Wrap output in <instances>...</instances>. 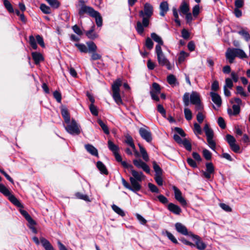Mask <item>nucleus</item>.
I'll use <instances>...</instances> for the list:
<instances>
[{"label":"nucleus","instance_id":"25","mask_svg":"<svg viewBox=\"0 0 250 250\" xmlns=\"http://www.w3.org/2000/svg\"><path fill=\"white\" fill-rule=\"evenodd\" d=\"M189 8L188 4L185 1H183L180 6V11L181 13L186 14L189 12Z\"/></svg>","mask_w":250,"mask_h":250},{"label":"nucleus","instance_id":"21","mask_svg":"<svg viewBox=\"0 0 250 250\" xmlns=\"http://www.w3.org/2000/svg\"><path fill=\"white\" fill-rule=\"evenodd\" d=\"M84 147L89 153L95 156H98V150L94 146L90 144H86L84 146Z\"/></svg>","mask_w":250,"mask_h":250},{"label":"nucleus","instance_id":"9","mask_svg":"<svg viewBox=\"0 0 250 250\" xmlns=\"http://www.w3.org/2000/svg\"><path fill=\"white\" fill-rule=\"evenodd\" d=\"M206 170L202 171L203 176L208 179L211 178V175L214 173V167L211 163H207L206 165Z\"/></svg>","mask_w":250,"mask_h":250},{"label":"nucleus","instance_id":"22","mask_svg":"<svg viewBox=\"0 0 250 250\" xmlns=\"http://www.w3.org/2000/svg\"><path fill=\"white\" fill-rule=\"evenodd\" d=\"M32 56L36 64L40 63L41 61L43 60V58L40 53L37 52H32Z\"/></svg>","mask_w":250,"mask_h":250},{"label":"nucleus","instance_id":"45","mask_svg":"<svg viewBox=\"0 0 250 250\" xmlns=\"http://www.w3.org/2000/svg\"><path fill=\"white\" fill-rule=\"evenodd\" d=\"M238 33L240 35L242 36L246 41H249L250 39V34L246 30L242 29L238 32Z\"/></svg>","mask_w":250,"mask_h":250},{"label":"nucleus","instance_id":"47","mask_svg":"<svg viewBox=\"0 0 250 250\" xmlns=\"http://www.w3.org/2000/svg\"><path fill=\"white\" fill-rule=\"evenodd\" d=\"M89 52H95L97 50V46L92 42H88L87 43Z\"/></svg>","mask_w":250,"mask_h":250},{"label":"nucleus","instance_id":"29","mask_svg":"<svg viewBox=\"0 0 250 250\" xmlns=\"http://www.w3.org/2000/svg\"><path fill=\"white\" fill-rule=\"evenodd\" d=\"M8 199L15 206L20 207L21 206V204L20 202L14 196L11 194V193L7 196Z\"/></svg>","mask_w":250,"mask_h":250},{"label":"nucleus","instance_id":"30","mask_svg":"<svg viewBox=\"0 0 250 250\" xmlns=\"http://www.w3.org/2000/svg\"><path fill=\"white\" fill-rule=\"evenodd\" d=\"M97 167L102 173L104 174H108V171L106 168L105 166L102 162L98 161L97 163Z\"/></svg>","mask_w":250,"mask_h":250},{"label":"nucleus","instance_id":"56","mask_svg":"<svg viewBox=\"0 0 250 250\" xmlns=\"http://www.w3.org/2000/svg\"><path fill=\"white\" fill-rule=\"evenodd\" d=\"M166 234L169 240H170L173 243L178 244L177 239L175 238L174 235L168 231H166Z\"/></svg>","mask_w":250,"mask_h":250},{"label":"nucleus","instance_id":"36","mask_svg":"<svg viewBox=\"0 0 250 250\" xmlns=\"http://www.w3.org/2000/svg\"><path fill=\"white\" fill-rule=\"evenodd\" d=\"M97 122L104 133L106 134H108L109 131L107 126L100 119L98 120Z\"/></svg>","mask_w":250,"mask_h":250},{"label":"nucleus","instance_id":"38","mask_svg":"<svg viewBox=\"0 0 250 250\" xmlns=\"http://www.w3.org/2000/svg\"><path fill=\"white\" fill-rule=\"evenodd\" d=\"M188 151L191 150V145L190 141L186 138L183 139V141L181 144Z\"/></svg>","mask_w":250,"mask_h":250},{"label":"nucleus","instance_id":"20","mask_svg":"<svg viewBox=\"0 0 250 250\" xmlns=\"http://www.w3.org/2000/svg\"><path fill=\"white\" fill-rule=\"evenodd\" d=\"M168 4L167 1H163L160 3V15L161 16H164L168 10Z\"/></svg>","mask_w":250,"mask_h":250},{"label":"nucleus","instance_id":"50","mask_svg":"<svg viewBox=\"0 0 250 250\" xmlns=\"http://www.w3.org/2000/svg\"><path fill=\"white\" fill-rule=\"evenodd\" d=\"M75 45L81 52L83 53H86L88 52V49L84 44L76 43Z\"/></svg>","mask_w":250,"mask_h":250},{"label":"nucleus","instance_id":"32","mask_svg":"<svg viewBox=\"0 0 250 250\" xmlns=\"http://www.w3.org/2000/svg\"><path fill=\"white\" fill-rule=\"evenodd\" d=\"M236 57H238L240 59H244L247 57L245 52L239 48H235Z\"/></svg>","mask_w":250,"mask_h":250},{"label":"nucleus","instance_id":"58","mask_svg":"<svg viewBox=\"0 0 250 250\" xmlns=\"http://www.w3.org/2000/svg\"><path fill=\"white\" fill-rule=\"evenodd\" d=\"M232 86L233 83L232 80L230 78H226L225 80V84L224 85V87L226 88H231Z\"/></svg>","mask_w":250,"mask_h":250},{"label":"nucleus","instance_id":"37","mask_svg":"<svg viewBox=\"0 0 250 250\" xmlns=\"http://www.w3.org/2000/svg\"><path fill=\"white\" fill-rule=\"evenodd\" d=\"M94 25H93L90 30L86 32V36L90 39H94L97 38V36L94 33Z\"/></svg>","mask_w":250,"mask_h":250},{"label":"nucleus","instance_id":"52","mask_svg":"<svg viewBox=\"0 0 250 250\" xmlns=\"http://www.w3.org/2000/svg\"><path fill=\"white\" fill-rule=\"evenodd\" d=\"M167 81L168 83L170 85L175 84L176 83V79L173 75H169L167 78Z\"/></svg>","mask_w":250,"mask_h":250},{"label":"nucleus","instance_id":"55","mask_svg":"<svg viewBox=\"0 0 250 250\" xmlns=\"http://www.w3.org/2000/svg\"><path fill=\"white\" fill-rule=\"evenodd\" d=\"M226 140L229 146L235 143L236 142L235 139L234 137L229 134L226 135Z\"/></svg>","mask_w":250,"mask_h":250},{"label":"nucleus","instance_id":"31","mask_svg":"<svg viewBox=\"0 0 250 250\" xmlns=\"http://www.w3.org/2000/svg\"><path fill=\"white\" fill-rule=\"evenodd\" d=\"M140 151L142 154L143 160L146 162L148 161L149 157L146 149L140 145H139Z\"/></svg>","mask_w":250,"mask_h":250},{"label":"nucleus","instance_id":"61","mask_svg":"<svg viewBox=\"0 0 250 250\" xmlns=\"http://www.w3.org/2000/svg\"><path fill=\"white\" fill-rule=\"evenodd\" d=\"M219 206L222 209L227 212H231L232 210L231 208L228 205L224 203H220Z\"/></svg>","mask_w":250,"mask_h":250},{"label":"nucleus","instance_id":"49","mask_svg":"<svg viewBox=\"0 0 250 250\" xmlns=\"http://www.w3.org/2000/svg\"><path fill=\"white\" fill-rule=\"evenodd\" d=\"M146 46L148 50H151L153 47V42L152 39L150 38H147L146 41Z\"/></svg>","mask_w":250,"mask_h":250},{"label":"nucleus","instance_id":"24","mask_svg":"<svg viewBox=\"0 0 250 250\" xmlns=\"http://www.w3.org/2000/svg\"><path fill=\"white\" fill-rule=\"evenodd\" d=\"M21 213L25 217L26 220L28 222L30 225H35V222L33 220L30 215L28 213V212L24 210H21Z\"/></svg>","mask_w":250,"mask_h":250},{"label":"nucleus","instance_id":"39","mask_svg":"<svg viewBox=\"0 0 250 250\" xmlns=\"http://www.w3.org/2000/svg\"><path fill=\"white\" fill-rule=\"evenodd\" d=\"M112 208L116 213L121 216H124L125 215L124 211L117 206L113 205L112 206Z\"/></svg>","mask_w":250,"mask_h":250},{"label":"nucleus","instance_id":"1","mask_svg":"<svg viewBox=\"0 0 250 250\" xmlns=\"http://www.w3.org/2000/svg\"><path fill=\"white\" fill-rule=\"evenodd\" d=\"M153 14V7L149 3L144 4L143 10L139 12V16L142 19V22L138 21L136 27V30L139 34L144 32V27H146L149 24V20Z\"/></svg>","mask_w":250,"mask_h":250},{"label":"nucleus","instance_id":"10","mask_svg":"<svg viewBox=\"0 0 250 250\" xmlns=\"http://www.w3.org/2000/svg\"><path fill=\"white\" fill-rule=\"evenodd\" d=\"M79 13L80 15H82L84 13H87L91 17H93V16H95V14H98V11L95 10L91 7L86 5H83L80 9Z\"/></svg>","mask_w":250,"mask_h":250},{"label":"nucleus","instance_id":"3","mask_svg":"<svg viewBox=\"0 0 250 250\" xmlns=\"http://www.w3.org/2000/svg\"><path fill=\"white\" fill-rule=\"evenodd\" d=\"M122 84V81L121 79L119 78L114 81L112 85V97L116 103L118 105L123 104V101L120 93V87Z\"/></svg>","mask_w":250,"mask_h":250},{"label":"nucleus","instance_id":"16","mask_svg":"<svg viewBox=\"0 0 250 250\" xmlns=\"http://www.w3.org/2000/svg\"><path fill=\"white\" fill-rule=\"evenodd\" d=\"M226 57L230 63H232L236 57L235 48H229L226 52Z\"/></svg>","mask_w":250,"mask_h":250},{"label":"nucleus","instance_id":"63","mask_svg":"<svg viewBox=\"0 0 250 250\" xmlns=\"http://www.w3.org/2000/svg\"><path fill=\"white\" fill-rule=\"evenodd\" d=\"M194 132L195 133H197L198 134H201L202 133V129L200 125L196 123L194 124Z\"/></svg>","mask_w":250,"mask_h":250},{"label":"nucleus","instance_id":"18","mask_svg":"<svg viewBox=\"0 0 250 250\" xmlns=\"http://www.w3.org/2000/svg\"><path fill=\"white\" fill-rule=\"evenodd\" d=\"M40 242L45 250H54L51 243L45 238L43 237L40 238Z\"/></svg>","mask_w":250,"mask_h":250},{"label":"nucleus","instance_id":"34","mask_svg":"<svg viewBox=\"0 0 250 250\" xmlns=\"http://www.w3.org/2000/svg\"><path fill=\"white\" fill-rule=\"evenodd\" d=\"M153 167L154 171L156 174L155 175H162V169L159 167V166L157 164L155 161H153L152 162Z\"/></svg>","mask_w":250,"mask_h":250},{"label":"nucleus","instance_id":"59","mask_svg":"<svg viewBox=\"0 0 250 250\" xmlns=\"http://www.w3.org/2000/svg\"><path fill=\"white\" fill-rule=\"evenodd\" d=\"M203 154L205 158L207 160H210L211 158V153L207 149H204L203 150Z\"/></svg>","mask_w":250,"mask_h":250},{"label":"nucleus","instance_id":"14","mask_svg":"<svg viewBox=\"0 0 250 250\" xmlns=\"http://www.w3.org/2000/svg\"><path fill=\"white\" fill-rule=\"evenodd\" d=\"M130 172L132 175V178L134 179L138 184H140V183L145 178V176L142 172L136 171L133 168L131 169Z\"/></svg>","mask_w":250,"mask_h":250},{"label":"nucleus","instance_id":"60","mask_svg":"<svg viewBox=\"0 0 250 250\" xmlns=\"http://www.w3.org/2000/svg\"><path fill=\"white\" fill-rule=\"evenodd\" d=\"M237 94H239L244 97H247V94L244 91L243 88L241 86H237L236 87Z\"/></svg>","mask_w":250,"mask_h":250},{"label":"nucleus","instance_id":"42","mask_svg":"<svg viewBox=\"0 0 250 250\" xmlns=\"http://www.w3.org/2000/svg\"><path fill=\"white\" fill-rule=\"evenodd\" d=\"M0 192L6 196H7L10 193L9 189L3 184L0 183Z\"/></svg>","mask_w":250,"mask_h":250},{"label":"nucleus","instance_id":"2","mask_svg":"<svg viewBox=\"0 0 250 250\" xmlns=\"http://www.w3.org/2000/svg\"><path fill=\"white\" fill-rule=\"evenodd\" d=\"M155 53L157 55L159 64L161 66H165L168 70H171L172 68L173 65L171 64L166 57L162 51L161 47H160L158 45H156Z\"/></svg>","mask_w":250,"mask_h":250},{"label":"nucleus","instance_id":"17","mask_svg":"<svg viewBox=\"0 0 250 250\" xmlns=\"http://www.w3.org/2000/svg\"><path fill=\"white\" fill-rule=\"evenodd\" d=\"M167 209L176 215H180L182 212V209L178 206L171 203L168 204Z\"/></svg>","mask_w":250,"mask_h":250},{"label":"nucleus","instance_id":"64","mask_svg":"<svg viewBox=\"0 0 250 250\" xmlns=\"http://www.w3.org/2000/svg\"><path fill=\"white\" fill-rule=\"evenodd\" d=\"M195 105V109L196 111L198 112H202L204 109V106L201 104V102L198 103L197 104H194Z\"/></svg>","mask_w":250,"mask_h":250},{"label":"nucleus","instance_id":"41","mask_svg":"<svg viewBox=\"0 0 250 250\" xmlns=\"http://www.w3.org/2000/svg\"><path fill=\"white\" fill-rule=\"evenodd\" d=\"M48 4L53 8H58L60 5L58 0H45Z\"/></svg>","mask_w":250,"mask_h":250},{"label":"nucleus","instance_id":"27","mask_svg":"<svg viewBox=\"0 0 250 250\" xmlns=\"http://www.w3.org/2000/svg\"><path fill=\"white\" fill-rule=\"evenodd\" d=\"M61 113L62 116L63 117L64 120L66 124H69V122L70 121V117L67 110L65 108L62 109L61 111Z\"/></svg>","mask_w":250,"mask_h":250},{"label":"nucleus","instance_id":"26","mask_svg":"<svg viewBox=\"0 0 250 250\" xmlns=\"http://www.w3.org/2000/svg\"><path fill=\"white\" fill-rule=\"evenodd\" d=\"M108 147L113 154L118 152L119 150V146L115 145L111 140L108 141Z\"/></svg>","mask_w":250,"mask_h":250},{"label":"nucleus","instance_id":"5","mask_svg":"<svg viewBox=\"0 0 250 250\" xmlns=\"http://www.w3.org/2000/svg\"><path fill=\"white\" fill-rule=\"evenodd\" d=\"M67 124V125L65 127V129L69 134L77 135L81 133V126L75 120L72 119L71 122L70 121L69 124Z\"/></svg>","mask_w":250,"mask_h":250},{"label":"nucleus","instance_id":"23","mask_svg":"<svg viewBox=\"0 0 250 250\" xmlns=\"http://www.w3.org/2000/svg\"><path fill=\"white\" fill-rule=\"evenodd\" d=\"M150 36L151 39L154 41L158 43V44L156 45H158L160 47H161V46L164 44V42L161 37L158 35L157 34H156L155 33H152L151 34Z\"/></svg>","mask_w":250,"mask_h":250},{"label":"nucleus","instance_id":"40","mask_svg":"<svg viewBox=\"0 0 250 250\" xmlns=\"http://www.w3.org/2000/svg\"><path fill=\"white\" fill-rule=\"evenodd\" d=\"M40 9L43 13L46 14H50L51 12L50 8L45 4H41Z\"/></svg>","mask_w":250,"mask_h":250},{"label":"nucleus","instance_id":"51","mask_svg":"<svg viewBox=\"0 0 250 250\" xmlns=\"http://www.w3.org/2000/svg\"><path fill=\"white\" fill-rule=\"evenodd\" d=\"M125 142L128 145H129L132 148V149H134V147H135V146L133 143V139L131 136H126Z\"/></svg>","mask_w":250,"mask_h":250},{"label":"nucleus","instance_id":"6","mask_svg":"<svg viewBox=\"0 0 250 250\" xmlns=\"http://www.w3.org/2000/svg\"><path fill=\"white\" fill-rule=\"evenodd\" d=\"M129 180L131 186H130L124 178L122 179V182L124 186L134 192L139 191L141 188V185L140 184H138L132 177L129 178Z\"/></svg>","mask_w":250,"mask_h":250},{"label":"nucleus","instance_id":"19","mask_svg":"<svg viewBox=\"0 0 250 250\" xmlns=\"http://www.w3.org/2000/svg\"><path fill=\"white\" fill-rule=\"evenodd\" d=\"M190 102L193 104L200 102L199 94L196 92H192L190 95Z\"/></svg>","mask_w":250,"mask_h":250},{"label":"nucleus","instance_id":"33","mask_svg":"<svg viewBox=\"0 0 250 250\" xmlns=\"http://www.w3.org/2000/svg\"><path fill=\"white\" fill-rule=\"evenodd\" d=\"M188 53H186L184 51H181L178 57V62L180 63H182L183 62H184L185 59L188 56Z\"/></svg>","mask_w":250,"mask_h":250},{"label":"nucleus","instance_id":"35","mask_svg":"<svg viewBox=\"0 0 250 250\" xmlns=\"http://www.w3.org/2000/svg\"><path fill=\"white\" fill-rule=\"evenodd\" d=\"M93 17L95 19L97 25L98 27H101L103 25V19L99 12H98V14H95V16Z\"/></svg>","mask_w":250,"mask_h":250},{"label":"nucleus","instance_id":"28","mask_svg":"<svg viewBox=\"0 0 250 250\" xmlns=\"http://www.w3.org/2000/svg\"><path fill=\"white\" fill-rule=\"evenodd\" d=\"M232 109L233 112L232 111V110L231 109H229L228 110V112L229 114L236 115L238 114L240 112V108L239 105H238L233 104L232 105Z\"/></svg>","mask_w":250,"mask_h":250},{"label":"nucleus","instance_id":"62","mask_svg":"<svg viewBox=\"0 0 250 250\" xmlns=\"http://www.w3.org/2000/svg\"><path fill=\"white\" fill-rule=\"evenodd\" d=\"M153 90L156 94H159L161 91V88L159 84L156 83H154L152 84Z\"/></svg>","mask_w":250,"mask_h":250},{"label":"nucleus","instance_id":"57","mask_svg":"<svg viewBox=\"0 0 250 250\" xmlns=\"http://www.w3.org/2000/svg\"><path fill=\"white\" fill-rule=\"evenodd\" d=\"M148 187L149 189V190L152 192H155V193H159V189L157 188V187L154 184L152 183H148Z\"/></svg>","mask_w":250,"mask_h":250},{"label":"nucleus","instance_id":"12","mask_svg":"<svg viewBox=\"0 0 250 250\" xmlns=\"http://www.w3.org/2000/svg\"><path fill=\"white\" fill-rule=\"evenodd\" d=\"M139 132L141 137L147 142H150L151 141V133L149 130L142 127L139 129Z\"/></svg>","mask_w":250,"mask_h":250},{"label":"nucleus","instance_id":"48","mask_svg":"<svg viewBox=\"0 0 250 250\" xmlns=\"http://www.w3.org/2000/svg\"><path fill=\"white\" fill-rule=\"evenodd\" d=\"M189 94L188 92H186L184 94L183 97V103L186 106H188L189 104Z\"/></svg>","mask_w":250,"mask_h":250},{"label":"nucleus","instance_id":"44","mask_svg":"<svg viewBox=\"0 0 250 250\" xmlns=\"http://www.w3.org/2000/svg\"><path fill=\"white\" fill-rule=\"evenodd\" d=\"M3 4L5 7L10 13H13L14 12V9L10 2L7 0H4Z\"/></svg>","mask_w":250,"mask_h":250},{"label":"nucleus","instance_id":"7","mask_svg":"<svg viewBox=\"0 0 250 250\" xmlns=\"http://www.w3.org/2000/svg\"><path fill=\"white\" fill-rule=\"evenodd\" d=\"M172 189L174 192L175 199L183 206H186L187 203L185 198L182 196L181 191L175 186H173Z\"/></svg>","mask_w":250,"mask_h":250},{"label":"nucleus","instance_id":"8","mask_svg":"<svg viewBox=\"0 0 250 250\" xmlns=\"http://www.w3.org/2000/svg\"><path fill=\"white\" fill-rule=\"evenodd\" d=\"M133 164L138 168H142L147 173H150V168L149 166L141 159H134Z\"/></svg>","mask_w":250,"mask_h":250},{"label":"nucleus","instance_id":"54","mask_svg":"<svg viewBox=\"0 0 250 250\" xmlns=\"http://www.w3.org/2000/svg\"><path fill=\"white\" fill-rule=\"evenodd\" d=\"M76 196L79 199H82L86 201H90L89 197L85 194L78 192L76 194Z\"/></svg>","mask_w":250,"mask_h":250},{"label":"nucleus","instance_id":"43","mask_svg":"<svg viewBox=\"0 0 250 250\" xmlns=\"http://www.w3.org/2000/svg\"><path fill=\"white\" fill-rule=\"evenodd\" d=\"M184 114L185 116V118L188 121H190L192 119V115L191 111L190 109L188 108H185L184 109Z\"/></svg>","mask_w":250,"mask_h":250},{"label":"nucleus","instance_id":"4","mask_svg":"<svg viewBox=\"0 0 250 250\" xmlns=\"http://www.w3.org/2000/svg\"><path fill=\"white\" fill-rule=\"evenodd\" d=\"M204 130L207 136V140L209 147L215 150L216 143L213 139L214 133L212 129L209 128L208 124H206L204 127Z\"/></svg>","mask_w":250,"mask_h":250},{"label":"nucleus","instance_id":"13","mask_svg":"<svg viewBox=\"0 0 250 250\" xmlns=\"http://www.w3.org/2000/svg\"><path fill=\"white\" fill-rule=\"evenodd\" d=\"M175 228L177 231L184 235L190 236L191 232H188L186 227L181 223H176L175 224Z\"/></svg>","mask_w":250,"mask_h":250},{"label":"nucleus","instance_id":"46","mask_svg":"<svg viewBox=\"0 0 250 250\" xmlns=\"http://www.w3.org/2000/svg\"><path fill=\"white\" fill-rule=\"evenodd\" d=\"M29 40L30 45L32 48L34 49H36L37 48V44L36 43V41L35 38L32 35L30 36Z\"/></svg>","mask_w":250,"mask_h":250},{"label":"nucleus","instance_id":"53","mask_svg":"<svg viewBox=\"0 0 250 250\" xmlns=\"http://www.w3.org/2000/svg\"><path fill=\"white\" fill-rule=\"evenodd\" d=\"M89 109L92 114L94 116H97L98 115L97 108L96 106L94 105V104H90Z\"/></svg>","mask_w":250,"mask_h":250},{"label":"nucleus","instance_id":"11","mask_svg":"<svg viewBox=\"0 0 250 250\" xmlns=\"http://www.w3.org/2000/svg\"><path fill=\"white\" fill-rule=\"evenodd\" d=\"M190 236L195 241L196 246L198 249L203 250L206 248V245L201 240L199 236L191 233Z\"/></svg>","mask_w":250,"mask_h":250},{"label":"nucleus","instance_id":"15","mask_svg":"<svg viewBox=\"0 0 250 250\" xmlns=\"http://www.w3.org/2000/svg\"><path fill=\"white\" fill-rule=\"evenodd\" d=\"M212 101L217 107H220L222 104V99L220 96L217 93L211 91L209 93Z\"/></svg>","mask_w":250,"mask_h":250}]
</instances>
